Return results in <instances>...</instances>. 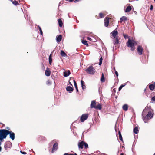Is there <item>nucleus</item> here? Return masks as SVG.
<instances>
[{"label": "nucleus", "mask_w": 155, "mask_h": 155, "mask_svg": "<svg viewBox=\"0 0 155 155\" xmlns=\"http://www.w3.org/2000/svg\"><path fill=\"white\" fill-rule=\"evenodd\" d=\"M122 108L123 110L126 111H127L128 109V106L127 104H124L122 107Z\"/></svg>", "instance_id": "nucleus-15"}, {"label": "nucleus", "mask_w": 155, "mask_h": 155, "mask_svg": "<svg viewBox=\"0 0 155 155\" xmlns=\"http://www.w3.org/2000/svg\"><path fill=\"white\" fill-rule=\"evenodd\" d=\"M102 60H103L102 58L101 57L99 59L100 62L99 63V65H101L102 62Z\"/></svg>", "instance_id": "nucleus-32"}, {"label": "nucleus", "mask_w": 155, "mask_h": 155, "mask_svg": "<svg viewBox=\"0 0 155 155\" xmlns=\"http://www.w3.org/2000/svg\"><path fill=\"white\" fill-rule=\"evenodd\" d=\"M119 139L121 141H123L122 137L120 131H119Z\"/></svg>", "instance_id": "nucleus-31"}, {"label": "nucleus", "mask_w": 155, "mask_h": 155, "mask_svg": "<svg viewBox=\"0 0 155 155\" xmlns=\"http://www.w3.org/2000/svg\"><path fill=\"white\" fill-rule=\"evenodd\" d=\"M74 155L72 154H68V155Z\"/></svg>", "instance_id": "nucleus-53"}, {"label": "nucleus", "mask_w": 155, "mask_h": 155, "mask_svg": "<svg viewBox=\"0 0 155 155\" xmlns=\"http://www.w3.org/2000/svg\"><path fill=\"white\" fill-rule=\"evenodd\" d=\"M52 61V54H51L49 57V61L50 64H51Z\"/></svg>", "instance_id": "nucleus-24"}, {"label": "nucleus", "mask_w": 155, "mask_h": 155, "mask_svg": "<svg viewBox=\"0 0 155 155\" xmlns=\"http://www.w3.org/2000/svg\"><path fill=\"white\" fill-rule=\"evenodd\" d=\"M150 108V106H147L142 112V118L145 123L147 122L153 117V110Z\"/></svg>", "instance_id": "nucleus-1"}, {"label": "nucleus", "mask_w": 155, "mask_h": 155, "mask_svg": "<svg viewBox=\"0 0 155 155\" xmlns=\"http://www.w3.org/2000/svg\"><path fill=\"white\" fill-rule=\"evenodd\" d=\"M38 26V27L39 28V30L40 32V34L41 35H43V32H42V30H41V28L39 26Z\"/></svg>", "instance_id": "nucleus-33"}, {"label": "nucleus", "mask_w": 155, "mask_h": 155, "mask_svg": "<svg viewBox=\"0 0 155 155\" xmlns=\"http://www.w3.org/2000/svg\"><path fill=\"white\" fill-rule=\"evenodd\" d=\"M154 0V1H155V0Z\"/></svg>", "instance_id": "nucleus-61"}, {"label": "nucleus", "mask_w": 155, "mask_h": 155, "mask_svg": "<svg viewBox=\"0 0 155 155\" xmlns=\"http://www.w3.org/2000/svg\"><path fill=\"white\" fill-rule=\"evenodd\" d=\"M60 4H61V3H59V5H60Z\"/></svg>", "instance_id": "nucleus-57"}, {"label": "nucleus", "mask_w": 155, "mask_h": 155, "mask_svg": "<svg viewBox=\"0 0 155 155\" xmlns=\"http://www.w3.org/2000/svg\"><path fill=\"white\" fill-rule=\"evenodd\" d=\"M139 131V130L138 129V127H136L134 129L133 131L134 132L135 134H137L138 133V131Z\"/></svg>", "instance_id": "nucleus-21"}, {"label": "nucleus", "mask_w": 155, "mask_h": 155, "mask_svg": "<svg viewBox=\"0 0 155 155\" xmlns=\"http://www.w3.org/2000/svg\"><path fill=\"white\" fill-rule=\"evenodd\" d=\"M114 38H115L116 37V35L118 34V32L116 29L114 30L111 33Z\"/></svg>", "instance_id": "nucleus-7"}, {"label": "nucleus", "mask_w": 155, "mask_h": 155, "mask_svg": "<svg viewBox=\"0 0 155 155\" xmlns=\"http://www.w3.org/2000/svg\"><path fill=\"white\" fill-rule=\"evenodd\" d=\"M74 155H78L76 153H75Z\"/></svg>", "instance_id": "nucleus-56"}, {"label": "nucleus", "mask_w": 155, "mask_h": 155, "mask_svg": "<svg viewBox=\"0 0 155 155\" xmlns=\"http://www.w3.org/2000/svg\"><path fill=\"white\" fill-rule=\"evenodd\" d=\"M69 84H70V85H71V86H72V84H71L70 82H69Z\"/></svg>", "instance_id": "nucleus-50"}, {"label": "nucleus", "mask_w": 155, "mask_h": 155, "mask_svg": "<svg viewBox=\"0 0 155 155\" xmlns=\"http://www.w3.org/2000/svg\"><path fill=\"white\" fill-rule=\"evenodd\" d=\"M82 42L83 44L86 45L88 46V45L87 43V42L86 40H83L82 41Z\"/></svg>", "instance_id": "nucleus-28"}, {"label": "nucleus", "mask_w": 155, "mask_h": 155, "mask_svg": "<svg viewBox=\"0 0 155 155\" xmlns=\"http://www.w3.org/2000/svg\"><path fill=\"white\" fill-rule=\"evenodd\" d=\"M113 70L114 71H116L115 70V68L114 67L113 68Z\"/></svg>", "instance_id": "nucleus-49"}, {"label": "nucleus", "mask_w": 155, "mask_h": 155, "mask_svg": "<svg viewBox=\"0 0 155 155\" xmlns=\"http://www.w3.org/2000/svg\"><path fill=\"white\" fill-rule=\"evenodd\" d=\"M84 141H81L78 144L79 148L82 149L83 148V146L84 145Z\"/></svg>", "instance_id": "nucleus-11"}, {"label": "nucleus", "mask_w": 155, "mask_h": 155, "mask_svg": "<svg viewBox=\"0 0 155 155\" xmlns=\"http://www.w3.org/2000/svg\"><path fill=\"white\" fill-rule=\"evenodd\" d=\"M66 90L70 93L72 92L73 91V87L70 86H67L66 88Z\"/></svg>", "instance_id": "nucleus-10"}, {"label": "nucleus", "mask_w": 155, "mask_h": 155, "mask_svg": "<svg viewBox=\"0 0 155 155\" xmlns=\"http://www.w3.org/2000/svg\"><path fill=\"white\" fill-rule=\"evenodd\" d=\"M149 89L151 90H153L155 88V85L153 84H151L149 86Z\"/></svg>", "instance_id": "nucleus-19"}, {"label": "nucleus", "mask_w": 155, "mask_h": 155, "mask_svg": "<svg viewBox=\"0 0 155 155\" xmlns=\"http://www.w3.org/2000/svg\"><path fill=\"white\" fill-rule=\"evenodd\" d=\"M124 38L126 39L127 37H128V36L127 35H126L123 34V35Z\"/></svg>", "instance_id": "nucleus-40"}, {"label": "nucleus", "mask_w": 155, "mask_h": 155, "mask_svg": "<svg viewBox=\"0 0 155 155\" xmlns=\"http://www.w3.org/2000/svg\"><path fill=\"white\" fill-rule=\"evenodd\" d=\"M74 85V86H75V88L76 90V91L77 92H78V87L77 86V83H75V85Z\"/></svg>", "instance_id": "nucleus-36"}, {"label": "nucleus", "mask_w": 155, "mask_h": 155, "mask_svg": "<svg viewBox=\"0 0 155 155\" xmlns=\"http://www.w3.org/2000/svg\"><path fill=\"white\" fill-rule=\"evenodd\" d=\"M9 134L10 138L12 140H14L15 137V133L11 131H9L8 130L5 129L0 139H3L6 138L7 135Z\"/></svg>", "instance_id": "nucleus-2"}, {"label": "nucleus", "mask_w": 155, "mask_h": 155, "mask_svg": "<svg viewBox=\"0 0 155 155\" xmlns=\"http://www.w3.org/2000/svg\"><path fill=\"white\" fill-rule=\"evenodd\" d=\"M73 81H74V85H75V83H76V81H75V80H73Z\"/></svg>", "instance_id": "nucleus-48"}, {"label": "nucleus", "mask_w": 155, "mask_h": 155, "mask_svg": "<svg viewBox=\"0 0 155 155\" xmlns=\"http://www.w3.org/2000/svg\"><path fill=\"white\" fill-rule=\"evenodd\" d=\"M120 155H124V153H121Z\"/></svg>", "instance_id": "nucleus-52"}, {"label": "nucleus", "mask_w": 155, "mask_h": 155, "mask_svg": "<svg viewBox=\"0 0 155 155\" xmlns=\"http://www.w3.org/2000/svg\"><path fill=\"white\" fill-rule=\"evenodd\" d=\"M81 85L83 90L86 88V86L84 82L82 81H81Z\"/></svg>", "instance_id": "nucleus-18"}, {"label": "nucleus", "mask_w": 155, "mask_h": 155, "mask_svg": "<svg viewBox=\"0 0 155 155\" xmlns=\"http://www.w3.org/2000/svg\"><path fill=\"white\" fill-rule=\"evenodd\" d=\"M136 1H138L139 0H136Z\"/></svg>", "instance_id": "nucleus-60"}, {"label": "nucleus", "mask_w": 155, "mask_h": 155, "mask_svg": "<svg viewBox=\"0 0 155 155\" xmlns=\"http://www.w3.org/2000/svg\"><path fill=\"white\" fill-rule=\"evenodd\" d=\"M62 39V35H59L56 37V41L58 42H60Z\"/></svg>", "instance_id": "nucleus-14"}, {"label": "nucleus", "mask_w": 155, "mask_h": 155, "mask_svg": "<svg viewBox=\"0 0 155 155\" xmlns=\"http://www.w3.org/2000/svg\"><path fill=\"white\" fill-rule=\"evenodd\" d=\"M61 56L63 57H65L67 56L66 54L64 51L63 50H61Z\"/></svg>", "instance_id": "nucleus-26"}, {"label": "nucleus", "mask_w": 155, "mask_h": 155, "mask_svg": "<svg viewBox=\"0 0 155 155\" xmlns=\"http://www.w3.org/2000/svg\"><path fill=\"white\" fill-rule=\"evenodd\" d=\"M126 44L127 46L128 47H132L136 45L137 43L134 40H131L130 39H129L128 41L127 42Z\"/></svg>", "instance_id": "nucleus-4"}, {"label": "nucleus", "mask_w": 155, "mask_h": 155, "mask_svg": "<svg viewBox=\"0 0 155 155\" xmlns=\"http://www.w3.org/2000/svg\"><path fill=\"white\" fill-rule=\"evenodd\" d=\"M46 83L50 85L51 84V81L50 80H48L46 82Z\"/></svg>", "instance_id": "nucleus-37"}, {"label": "nucleus", "mask_w": 155, "mask_h": 155, "mask_svg": "<svg viewBox=\"0 0 155 155\" xmlns=\"http://www.w3.org/2000/svg\"><path fill=\"white\" fill-rule=\"evenodd\" d=\"M131 6H128L126 10H125V12H130L131 10Z\"/></svg>", "instance_id": "nucleus-17"}, {"label": "nucleus", "mask_w": 155, "mask_h": 155, "mask_svg": "<svg viewBox=\"0 0 155 155\" xmlns=\"http://www.w3.org/2000/svg\"><path fill=\"white\" fill-rule=\"evenodd\" d=\"M79 1H80V0H75L74 1V2L75 3H76V2H79Z\"/></svg>", "instance_id": "nucleus-45"}, {"label": "nucleus", "mask_w": 155, "mask_h": 155, "mask_svg": "<svg viewBox=\"0 0 155 155\" xmlns=\"http://www.w3.org/2000/svg\"><path fill=\"white\" fill-rule=\"evenodd\" d=\"M151 100L152 101H155V96L154 97H153L151 98Z\"/></svg>", "instance_id": "nucleus-39"}, {"label": "nucleus", "mask_w": 155, "mask_h": 155, "mask_svg": "<svg viewBox=\"0 0 155 155\" xmlns=\"http://www.w3.org/2000/svg\"><path fill=\"white\" fill-rule=\"evenodd\" d=\"M101 82H103L105 81V78L104 77V75L103 73H102V76L101 78Z\"/></svg>", "instance_id": "nucleus-23"}, {"label": "nucleus", "mask_w": 155, "mask_h": 155, "mask_svg": "<svg viewBox=\"0 0 155 155\" xmlns=\"http://www.w3.org/2000/svg\"><path fill=\"white\" fill-rule=\"evenodd\" d=\"M115 38L114 41V44H117L119 43L117 37H116Z\"/></svg>", "instance_id": "nucleus-27"}, {"label": "nucleus", "mask_w": 155, "mask_h": 155, "mask_svg": "<svg viewBox=\"0 0 155 155\" xmlns=\"http://www.w3.org/2000/svg\"><path fill=\"white\" fill-rule=\"evenodd\" d=\"M153 155H155V153H154Z\"/></svg>", "instance_id": "nucleus-58"}, {"label": "nucleus", "mask_w": 155, "mask_h": 155, "mask_svg": "<svg viewBox=\"0 0 155 155\" xmlns=\"http://www.w3.org/2000/svg\"><path fill=\"white\" fill-rule=\"evenodd\" d=\"M153 8V6L152 5H151L150 6V10H152Z\"/></svg>", "instance_id": "nucleus-43"}, {"label": "nucleus", "mask_w": 155, "mask_h": 155, "mask_svg": "<svg viewBox=\"0 0 155 155\" xmlns=\"http://www.w3.org/2000/svg\"><path fill=\"white\" fill-rule=\"evenodd\" d=\"M127 18L125 16H123L120 18V21L122 22L123 21H127Z\"/></svg>", "instance_id": "nucleus-22"}, {"label": "nucleus", "mask_w": 155, "mask_h": 155, "mask_svg": "<svg viewBox=\"0 0 155 155\" xmlns=\"http://www.w3.org/2000/svg\"><path fill=\"white\" fill-rule=\"evenodd\" d=\"M66 1H69L70 2H72L73 1V0H66Z\"/></svg>", "instance_id": "nucleus-47"}, {"label": "nucleus", "mask_w": 155, "mask_h": 155, "mask_svg": "<svg viewBox=\"0 0 155 155\" xmlns=\"http://www.w3.org/2000/svg\"><path fill=\"white\" fill-rule=\"evenodd\" d=\"M99 16L101 18H102L104 17L103 14L101 13H99Z\"/></svg>", "instance_id": "nucleus-38"}, {"label": "nucleus", "mask_w": 155, "mask_h": 155, "mask_svg": "<svg viewBox=\"0 0 155 155\" xmlns=\"http://www.w3.org/2000/svg\"><path fill=\"white\" fill-rule=\"evenodd\" d=\"M20 152L21 153L23 154H26V153L25 152L22 151H21Z\"/></svg>", "instance_id": "nucleus-42"}, {"label": "nucleus", "mask_w": 155, "mask_h": 155, "mask_svg": "<svg viewBox=\"0 0 155 155\" xmlns=\"http://www.w3.org/2000/svg\"><path fill=\"white\" fill-rule=\"evenodd\" d=\"M51 72L49 70H46L45 71V75L47 76H49L50 75Z\"/></svg>", "instance_id": "nucleus-16"}, {"label": "nucleus", "mask_w": 155, "mask_h": 155, "mask_svg": "<svg viewBox=\"0 0 155 155\" xmlns=\"http://www.w3.org/2000/svg\"><path fill=\"white\" fill-rule=\"evenodd\" d=\"M12 3L15 5L17 6L19 5L18 2L14 1L12 2Z\"/></svg>", "instance_id": "nucleus-34"}, {"label": "nucleus", "mask_w": 155, "mask_h": 155, "mask_svg": "<svg viewBox=\"0 0 155 155\" xmlns=\"http://www.w3.org/2000/svg\"><path fill=\"white\" fill-rule=\"evenodd\" d=\"M7 129H8V127L7 128Z\"/></svg>", "instance_id": "nucleus-59"}, {"label": "nucleus", "mask_w": 155, "mask_h": 155, "mask_svg": "<svg viewBox=\"0 0 155 155\" xmlns=\"http://www.w3.org/2000/svg\"><path fill=\"white\" fill-rule=\"evenodd\" d=\"M137 50L138 53L139 55H141L142 54L143 48L141 46H138Z\"/></svg>", "instance_id": "nucleus-6"}, {"label": "nucleus", "mask_w": 155, "mask_h": 155, "mask_svg": "<svg viewBox=\"0 0 155 155\" xmlns=\"http://www.w3.org/2000/svg\"><path fill=\"white\" fill-rule=\"evenodd\" d=\"M58 22L59 26L61 27L63 25V23L62 20L61 19H59L58 20Z\"/></svg>", "instance_id": "nucleus-25"}, {"label": "nucleus", "mask_w": 155, "mask_h": 155, "mask_svg": "<svg viewBox=\"0 0 155 155\" xmlns=\"http://www.w3.org/2000/svg\"><path fill=\"white\" fill-rule=\"evenodd\" d=\"M87 39L88 40H91V38L89 37H87Z\"/></svg>", "instance_id": "nucleus-44"}, {"label": "nucleus", "mask_w": 155, "mask_h": 155, "mask_svg": "<svg viewBox=\"0 0 155 155\" xmlns=\"http://www.w3.org/2000/svg\"><path fill=\"white\" fill-rule=\"evenodd\" d=\"M5 129H0V138L2 136L3 132H4Z\"/></svg>", "instance_id": "nucleus-30"}, {"label": "nucleus", "mask_w": 155, "mask_h": 155, "mask_svg": "<svg viewBox=\"0 0 155 155\" xmlns=\"http://www.w3.org/2000/svg\"><path fill=\"white\" fill-rule=\"evenodd\" d=\"M68 155V153H65L64 155Z\"/></svg>", "instance_id": "nucleus-54"}, {"label": "nucleus", "mask_w": 155, "mask_h": 155, "mask_svg": "<svg viewBox=\"0 0 155 155\" xmlns=\"http://www.w3.org/2000/svg\"><path fill=\"white\" fill-rule=\"evenodd\" d=\"M101 105L100 104H98L95 107V109H98L100 110H101Z\"/></svg>", "instance_id": "nucleus-20"}, {"label": "nucleus", "mask_w": 155, "mask_h": 155, "mask_svg": "<svg viewBox=\"0 0 155 155\" xmlns=\"http://www.w3.org/2000/svg\"><path fill=\"white\" fill-rule=\"evenodd\" d=\"M85 71L87 73L91 75H93L95 72V69L91 66L87 68Z\"/></svg>", "instance_id": "nucleus-3"}, {"label": "nucleus", "mask_w": 155, "mask_h": 155, "mask_svg": "<svg viewBox=\"0 0 155 155\" xmlns=\"http://www.w3.org/2000/svg\"><path fill=\"white\" fill-rule=\"evenodd\" d=\"M109 18H106L104 20V25L106 27H107L109 24Z\"/></svg>", "instance_id": "nucleus-12"}, {"label": "nucleus", "mask_w": 155, "mask_h": 155, "mask_svg": "<svg viewBox=\"0 0 155 155\" xmlns=\"http://www.w3.org/2000/svg\"><path fill=\"white\" fill-rule=\"evenodd\" d=\"M42 68H43V70H44L45 69V68H44L43 65H42Z\"/></svg>", "instance_id": "nucleus-51"}, {"label": "nucleus", "mask_w": 155, "mask_h": 155, "mask_svg": "<svg viewBox=\"0 0 155 155\" xmlns=\"http://www.w3.org/2000/svg\"><path fill=\"white\" fill-rule=\"evenodd\" d=\"M84 146L86 149H87L88 147V144L85 142H84Z\"/></svg>", "instance_id": "nucleus-35"}, {"label": "nucleus", "mask_w": 155, "mask_h": 155, "mask_svg": "<svg viewBox=\"0 0 155 155\" xmlns=\"http://www.w3.org/2000/svg\"><path fill=\"white\" fill-rule=\"evenodd\" d=\"M88 117V114H84L82 115L80 118V120L81 122H83L87 119Z\"/></svg>", "instance_id": "nucleus-5"}, {"label": "nucleus", "mask_w": 155, "mask_h": 155, "mask_svg": "<svg viewBox=\"0 0 155 155\" xmlns=\"http://www.w3.org/2000/svg\"><path fill=\"white\" fill-rule=\"evenodd\" d=\"M96 102L94 100L92 101H91V105H90V107L91 108H95V107H96Z\"/></svg>", "instance_id": "nucleus-9"}, {"label": "nucleus", "mask_w": 155, "mask_h": 155, "mask_svg": "<svg viewBox=\"0 0 155 155\" xmlns=\"http://www.w3.org/2000/svg\"><path fill=\"white\" fill-rule=\"evenodd\" d=\"M131 48V50L132 51H133L134 48H133V47H130Z\"/></svg>", "instance_id": "nucleus-46"}, {"label": "nucleus", "mask_w": 155, "mask_h": 155, "mask_svg": "<svg viewBox=\"0 0 155 155\" xmlns=\"http://www.w3.org/2000/svg\"><path fill=\"white\" fill-rule=\"evenodd\" d=\"M126 84H122L119 88L118 90L119 91H120L122 89V87H124L126 85Z\"/></svg>", "instance_id": "nucleus-29"}, {"label": "nucleus", "mask_w": 155, "mask_h": 155, "mask_svg": "<svg viewBox=\"0 0 155 155\" xmlns=\"http://www.w3.org/2000/svg\"><path fill=\"white\" fill-rule=\"evenodd\" d=\"M58 144L57 143H55L53 146V148L52 151V153H53L55 150H56L58 148Z\"/></svg>", "instance_id": "nucleus-8"}, {"label": "nucleus", "mask_w": 155, "mask_h": 155, "mask_svg": "<svg viewBox=\"0 0 155 155\" xmlns=\"http://www.w3.org/2000/svg\"><path fill=\"white\" fill-rule=\"evenodd\" d=\"M70 74V71L69 70H68L67 72L65 71L64 72V77H67Z\"/></svg>", "instance_id": "nucleus-13"}, {"label": "nucleus", "mask_w": 155, "mask_h": 155, "mask_svg": "<svg viewBox=\"0 0 155 155\" xmlns=\"http://www.w3.org/2000/svg\"><path fill=\"white\" fill-rule=\"evenodd\" d=\"M10 1H11V2H13V0H10Z\"/></svg>", "instance_id": "nucleus-55"}, {"label": "nucleus", "mask_w": 155, "mask_h": 155, "mask_svg": "<svg viewBox=\"0 0 155 155\" xmlns=\"http://www.w3.org/2000/svg\"><path fill=\"white\" fill-rule=\"evenodd\" d=\"M115 74L117 77L118 76V72L117 71H115Z\"/></svg>", "instance_id": "nucleus-41"}]
</instances>
